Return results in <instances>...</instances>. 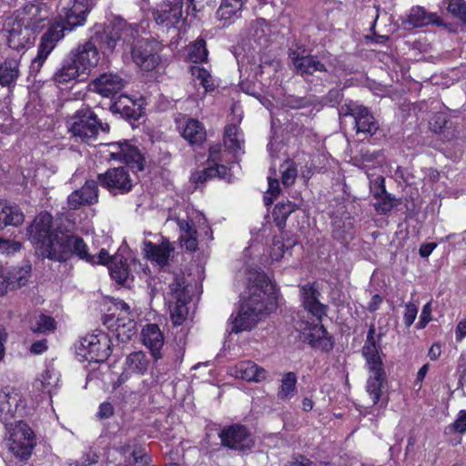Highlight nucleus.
<instances>
[{
	"label": "nucleus",
	"mask_w": 466,
	"mask_h": 466,
	"mask_svg": "<svg viewBox=\"0 0 466 466\" xmlns=\"http://www.w3.org/2000/svg\"><path fill=\"white\" fill-rule=\"evenodd\" d=\"M247 274L248 297L232 322L231 332L235 333L251 329L259 317L272 310L276 304V286L270 279L257 268Z\"/></svg>",
	"instance_id": "1"
},
{
	"label": "nucleus",
	"mask_w": 466,
	"mask_h": 466,
	"mask_svg": "<svg viewBox=\"0 0 466 466\" xmlns=\"http://www.w3.org/2000/svg\"><path fill=\"white\" fill-rule=\"evenodd\" d=\"M92 5L91 0H59L57 17L41 37L36 56L30 65V74L36 75L57 42L64 37V31L83 25Z\"/></svg>",
	"instance_id": "2"
},
{
	"label": "nucleus",
	"mask_w": 466,
	"mask_h": 466,
	"mask_svg": "<svg viewBox=\"0 0 466 466\" xmlns=\"http://www.w3.org/2000/svg\"><path fill=\"white\" fill-rule=\"evenodd\" d=\"M271 28L267 21L258 18L253 21L248 29V45L251 46L253 53L250 56H238V70L241 81V90L247 94L253 95L256 91L255 82L263 75L264 69L270 67L271 63L263 61L261 52L268 46L270 41Z\"/></svg>",
	"instance_id": "3"
},
{
	"label": "nucleus",
	"mask_w": 466,
	"mask_h": 466,
	"mask_svg": "<svg viewBox=\"0 0 466 466\" xmlns=\"http://www.w3.org/2000/svg\"><path fill=\"white\" fill-rule=\"evenodd\" d=\"M374 330H369L367 340L362 348V355L366 360L369 378L366 383V390L373 404H378L381 395V389L386 380V372L382 360L376 345Z\"/></svg>",
	"instance_id": "4"
},
{
	"label": "nucleus",
	"mask_w": 466,
	"mask_h": 466,
	"mask_svg": "<svg viewBox=\"0 0 466 466\" xmlns=\"http://www.w3.org/2000/svg\"><path fill=\"white\" fill-rule=\"evenodd\" d=\"M46 257L58 262H66L75 257L84 261H92L83 238L63 230L47 243Z\"/></svg>",
	"instance_id": "5"
},
{
	"label": "nucleus",
	"mask_w": 466,
	"mask_h": 466,
	"mask_svg": "<svg viewBox=\"0 0 466 466\" xmlns=\"http://www.w3.org/2000/svg\"><path fill=\"white\" fill-rule=\"evenodd\" d=\"M165 279L169 280L165 300L170 312V318L175 326H180L187 317L188 308L187 305L190 300L185 277L182 273H173L168 274V277H165Z\"/></svg>",
	"instance_id": "6"
},
{
	"label": "nucleus",
	"mask_w": 466,
	"mask_h": 466,
	"mask_svg": "<svg viewBox=\"0 0 466 466\" xmlns=\"http://www.w3.org/2000/svg\"><path fill=\"white\" fill-rule=\"evenodd\" d=\"M71 134L89 144L96 138L99 132L107 133L109 126L98 121L96 114L89 107L77 110L67 121Z\"/></svg>",
	"instance_id": "7"
},
{
	"label": "nucleus",
	"mask_w": 466,
	"mask_h": 466,
	"mask_svg": "<svg viewBox=\"0 0 466 466\" xmlns=\"http://www.w3.org/2000/svg\"><path fill=\"white\" fill-rule=\"evenodd\" d=\"M76 351L80 361L103 362L112 353L111 339L108 334L96 330L83 337Z\"/></svg>",
	"instance_id": "8"
},
{
	"label": "nucleus",
	"mask_w": 466,
	"mask_h": 466,
	"mask_svg": "<svg viewBox=\"0 0 466 466\" xmlns=\"http://www.w3.org/2000/svg\"><path fill=\"white\" fill-rule=\"evenodd\" d=\"M156 23L167 32L173 31L175 36L180 35L185 25L183 0H167L157 5L153 12Z\"/></svg>",
	"instance_id": "9"
},
{
	"label": "nucleus",
	"mask_w": 466,
	"mask_h": 466,
	"mask_svg": "<svg viewBox=\"0 0 466 466\" xmlns=\"http://www.w3.org/2000/svg\"><path fill=\"white\" fill-rule=\"evenodd\" d=\"M119 313L117 317L109 314L105 317L104 324L112 331L117 340L126 342L136 334V322L131 316L129 306L123 300L115 304Z\"/></svg>",
	"instance_id": "10"
},
{
	"label": "nucleus",
	"mask_w": 466,
	"mask_h": 466,
	"mask_svg": "<svg viewBox=\"0 0 466 466\" xmlns=\"http://www.w3.org/2000/svg\"><path fill=\"white\" fill-rule=\"evenodd\" d=\"M15 15L35 36L50 24L52 10L46 3H35L26 5Z\"/></svg>",
	"instance_id": "11"
},
{
	"label": "nucleus",
	"mask_w": 466,
	"mask_h": 466,
	"mask_svg": "<svg viewBox=\"0 0 466 466\" xmlns=\"http://www.w3.org/2000/svg\"><path fill=\"white\" fill-rule=\"evenodd\" d=\"M52 222V216L47 212H42L35 217L27 228L29 239L39 248L44 257H46V247L49 240H53L62 231L60 227L51 231Z\"/></svg>",
	"instance_id": "12"
},
{
	"label": "nucleus",
	"mask_w": 466,
	"mask_h": 466,
	"mask_svg": "<svg viewBox=\"0 0 466 466\" xmlns=\"http://www.w3.org/2000/svg\"><path fill=\"white\" fill-rule=\"evenodd\" d=\"M6 445L9 451L22 460H27L35 446L34 433L30 427L22 421H18L11 429Z\"/></svg>",
	"instance_id": "13"
},
{
	"label": "nucleus",
	"mask_w": 466,
	"mask_h": 466,
	"mask_svg": "<svg viewBox=\"0 0 466 466\" xmlns=\"http://www.w3.org/2000/svg\"><path fill=\"white\" fill-rule=\"evenodd\" d=\"M3 34L10 48L20 50L35 40V35L14 14L7 17L3 25Z\"/></svg>",
	"instance_id": "14"
},
{
	"label": "nucleus",
	"mask_w": 466,
	"mask_h": 466,
	"mask_svg": "<svg viewBox=\"0 0 466 466\" xmlns=\"http://www.w3.org/2000/svg\"><path fill=\"white\" fill-rule=\"evenodd\" d=\"M160 46L154 40L141 39L132 49L134 63L143 71H153L160 62Z\"/></svg>",
	"instance_id": "15"
},
{
	"label": "nucleus",
	"mask_w": 466,
	"mask_h": 466,
	"mask_svg": "<svg viewBox=\"0 0 466 466\" xmlns=\"http://www.w3.org/2000/svg\"><path fill=\"white\" fill-rule=\"evenodd\" d=\"M220 147L213 146L209 148L208 166L203 170L195 172L191 176V180L196 183H204L208 179L219 177L228 179V168L221 164Z\"/></svg>",
	"instance_id": "16"
},
{
	"label": "nucleus",
	"mask_w": 466,
	"mask_h": 466,
	"mask_svg": "<svg viewBox=\"0 0 466 466\" xmlns=\"http://www.w3.org/2000/svg\"><path fill=\"white\" fill-rule=\"evenodd\" d=\"M100 185L114 195L126 194L132 188V181L126 167L108 169L105 174L98 175Z\"/></svg>",
	"instance_id": "17"
},
{
	"label": "nucleus",
	"mask_w": 466,
	"mask_h": 466,
	"mask_svg": "<svg viewBox=\"0 0 466 466\" xmlns=\"http://www.w3.org/2000/svg\"><path fill=\"white\" fill-rule=\"evenodd\" d=\"M68 56L72 58L83 76L89 75L99 61L97 47L91 41L78 45L70 51Z\"/></svg>",
	"instance_id": "18"
},
{
	"label": "nucleus",
	"mask_w": 466,
	"mask_h": 466,
	"mask_svg": "<svg viewBox=\"0 0 466 466\" xmlns=\"http://www.w3.org/2000/svg\"><path fill=\"white\" fill-rule=\"evenodd\" d=\"M22 404L20 392L10 387L0 390V420L7 427H12L13 421L16 422L15 417Z\"/></svg>",
	"instance_id": "19"
},
{
	"label": "nucleus",
	"mask_w": 466,
	"mask_h": 466,
	"mask_svg": "<svg viewBox=\"0 0 466 466\" xmlns=\"http://www.w3.org/2000/svg\"><path fill=\"white\" fill-rule=\"evenodd\" d=\"M150 366V360L141 350L128 354L123 363V370L118 378L117 383L122 384L134 375H145Z\"/></svg>",
	"instance_id": "20"
},
{
	"label": "nucleus",
	"mask_w": 466,
	"mask_h": 466,
	"mask_svg": "<svg viewBox=\"0 0 466 466\" xmlns=\"http://www.w3.org/2000/svg\"><path fill=\"white\" fill-rule=\"evenodd\" d=\"M219 438L224 446L233 450L244 451L253 445L252 439L244 426L233 425L225 428L219 433Z\"/></svg>",
	"instance_id": "21"
},
{
	"label": "nucleus",
	"mask_w": 466,
	"mask_h": 466,
	"mask_svg": "<svg viewBox=\"0 0 466 466\" xmlns=\"http://www.w3.org/2000/svg\"><path fill=\"white\" fill-rule=\"evenodd\" d=\"M115 150L110 152V158L122 160L137 171L144 169L145 159L138 149L127 142L108 144Z\"/></svg>",
	"instance_id": "22"
},
{
	"label": "nucleus",
	"mask_w": 466,
	"mask_h": 466,
	"mask_svg": "<svg viewBox=\"0 0 466 466\" xmlns=\"http://www.w3.org/2000/svg\"><path fill=\"white\" fill-rule=\"evenodd\" d=\"M289 58L292 62L295 72L302 77L307 78L316 72H326V66L317 56L299 54L297 50H290Z\"/></svg>",
	"instance_id": "23"
},
{
	"label": "nucleus",
	"mask_w": 466,
	"mask_h": 466,
	"mask_svg": "<svg viewBox=\"0 0 466 466\" xmlns=\"http://www.w3.org/2000/svg\"><path fill=\"white\" fill-rule=\"evenodd\" d=\"M126 85L124 78L116 73H104L91 83L94 92L105 97H111L120 92Z\"/></svg>",
	"instance_id": "24"
},
{
	"label": "nucleus",
	"mask_w": 466,
	"mask_h": 466,
	"mask_svg": "<svg viewBox=\"0 0 466 466\" xmlns=\"http://www.w3.org/2000/svg\"><path fill=\"white\" fill-rule=\"evenodd\" d=\"M302 337L315 350L329 351L333 349V339L322 325L307 324Z\"/></svg>",
	"instance_id": "25"
},
{
	"label": "nucleus",
	"mask_w": 466,
	"mask_h": 466,
	"mask_svg": "<svg viewBox=\"0 0 466 466\" xmlns=\"http://www.w3.org/2000/svg\"><path fill=\"white\" fill-rule=\"evenodd\" d=\"M350 116H353L358 133L374 135L379 129V124L368 108L360 105H350L348 108Z\"/></svg>",
	"instance_id": "26"
},
{
	"label": "nucleus",
	"mask_w": 466,
	"mask_h": 466,
	"mask_svg": "<svg viewBox=\"0 0 466 466\" xmlns=\"http://www.w3.org/2000/svg\"><path fill=\"white\" fill-rule=\"evenodd\" d=\"M98 190L94 180H88L85 185L72 192L67 198V203L71 209H77L84 205H91L97 202Z\"/></svg>",
	"instance_id": "27"
},
{
	"label": "nucleus",
	"mask_w": 466,
	"mask_h": 466,
	"mask_svg": "<svg viewBox=\"0 0 466 466\" xmlns=\"http://www.w3.org/2000/svg\"><path fill=\"white\" fill-rule=\"evenodd\" d=\"M229 374L237 379L247 381L260 382L266 380L268 372L251 360H245L237 363L229 369Z\"/></svg>",
	"instance_id": "28"
},
{
	"label": "nucleus",
	"mask_w": 466,
	"mask_h": 466,
	"mask_svg": "<svg viewBox=\"0 0 466 466\" xmlns=\"http://www.w3.org/2000/svg\"><path fill=\"white\" fill-rule=\"evenodd\" d=\"M142 341L156 360L162 358L160 350L164 345V336L157 325L147 324L143 328Z\"/></svg>",
	"instance_id": "29"
},
{
	"label": "nucleus",
	"mask_w": 466,
	"mask_h": 466,
	"mask_svg": "<svg viewBox=\"0 0 466 466\" xmlns=\"http://www.w3.org/2000/svg\"><path fill=\"white\" fill-rule=\"evenodd\" d=\"M174 250L172 244L164 239L160 244H154L151 241L144 242V252L147 258L159 266H165Z\"/></svg>",
	"instance_id": "30"
},
{
	"label": "nucleus",
	"mask_w": 466,
	"mask_h": 466,
	"mask_svg": "<svg viewBox=\"0 0 466 466\" xmlns=\"http://www.w3.org/2000/svg\"><path fill=\"white\" fill-rule=\"evenodd\" d=\"M317 289L311 283H307L300 289L304 308L319 319L326 314V308L317 298Z\"/></svg>",
	"instance_id": "31"
},
{
	"label": "nucleus",
	"mask_w": 466,
	"mask_h": 466,
	"mask_svg": "<svg viewBox=\"0 0 466 466\" xmlns=\"http://www.w3.org/2000/svg\"><path fill=\"white\" fill-rule=\"evenodd\" d=\"M245 0H221L217 11V18L228 25L240 17Z\"/></svg>",
	"instance_id": "32"
},
{
	"label": "nucleus",
	"mask_w": 466,
	"mask_h": 466,
	"mask_svg": "<svg viewBox=\"0 0 466 466\" xmlns=\"http://www.w3.org/2000/svg\"><path fill=\"white\" fill-rule=\"evenodd\" d=\"M178 128L182 137L190 145H200L206 139V129L197 119L188 118Z\"/></svg>",
	"instance_id": "33"
},
{
	"label": "nucleus",
	"mask_w": 466,
	"mask_h": 466,
	"mask_svg": "<svg viewBox=\"0 0 466 466\" xmlns=\"http://www.w3.org/2000/svg\"><path fill=\"white\" fill-rule=\"evenodd\" d=\"M24 220V212L17 205H12L6 200H0V227H18L23 224Z\"/></svg>",
	"instance_id": "34"
},
{
	"label": "nucleus",
	"mask_w": 466,
	"mask_h": 466,
	"mask_svg": "<svg viewBox=\"0 0 466 466\" xmlns=\"http://www.w3.org/2000/svg\"><path fill=\"white\" fill-rule=\"evenodd\" d=\"M20 59L17 56L6 58L0 65V85L14 87L20 75Z\"/></svg>",
	"instance_id": "35"
},
{
	"label": "nucleus",
	"mask_w": 466,
	"mask_h": 466,
	"mask_svg": "<svg viewBox=\"0 0 466 466\" xmlns=\"http://www.w3.org/2000/svg\"><path fill=\"white\" fill-rule=\"evenodd\" d=\"M177 225L180 231L179 240L181 247L187 250L195 251L198 248L197 230L190 219L177 218Z\"/></svg>",
	"instance_id": "36"
},
{
	"label": "nucleus",
	"mask_w": 466,
	"mask_h": 466,
	"mask_svg": "<svg viewBox=\"0 0 466 466\" xmlns=\"http://www.w3.org/2000/svg\"><path fill=\"white\" fill-rule=\"evenodd\" d=\"M81 76H83V74L76 67L72 58L67 56V57L63 60L61 66L55 72L53 78L57 84H67Z\"/></svg>",
	"instance_id": "37"
},
{
	"label": "nucleus",
	"mask_w": 466,
	"mask_h": 466,
	"mask_svg": "<svg viewBox=\"0 0 466 466\" xmlns=\"http://www.w3.org/2000/svg\"><path fill=\"white\" fill-rule=\"evenodd\" d=\"M379 152H374L372 154H364L363 160L364 162H370L374 157H377ZM362 168L366 170V175L370 180V187L373 190V194L376 198H380L382 195L386 194L385 189V178L381 175L376 176L375 173H370V167L368 163H363Z\"/></svg>",
	"instance_id": "38"
},
{
	"label": "nucleus",
	"mask_w": 466,
	"mask_h": 466,
	"mask_svg": "<svg viewBox=\"0 0 466 466\" xmlns=\"http://www.w3.org/2000/svg\"><path fill=\"white\" fill-rule=\"evenodd\" d=\"M31 273V265L26 263L23 267L13 268L9 270L5 269V279L7 280V289L20 288L25 286Z\"/></svg>",
	"instance_id": "39"
},
{
	"label": "nucleus",
	"mask_w": 466,
	"mask_h": 466,
	"mask_svg": "<svg viewBox=\"0 0 466 466\" xmlns=\"http://www.w3.org/2000/svg\"><path fill=\"white\" fill-rule=\"evenodd\" d=\"M225 146L234 153L241 150L244 144L243 134L237 125H228L224 134Z\"/></svg>",
	"instance_id": "40"
},
{
	"label": "nucleus",
	"mask_w": 466,
	"mask_h": 466,
	"mask_svg": "<svg viewBox=\"0 0 466 466\" xmlns=\"http://www.w3.org/2000/svg\"><path fill=\"white\" fill-rule=\"evenodd\" d=\"M108 270L112 279L118 283L125 282L128 278V268L127 259H124L120 254H116L112 258V263L108 266Z\"/></svg>",
	"instance_id": "41"
},
{
	"label": "nucleus",
	"mask_w": 466,
	"mask_h": 466,
	"mask_svg": "<svg viewBox=\"0 0 466 466\" xmlns=\"http://www.w3.org/2000/svg\"><path fill=\"white\" fill-rule=\"evenodd\" d=\"M297 392V375L294 372H287L281 379L278 398L282 400L291 399Z\"/></svg>",
	"instance_id": "42"
},
{
	"label": "nucleus",
	"mask_w": 466,
	"mask_h": 466,
	"mask_svg": "<svg viewBox=\"0 0 466 466\" xmlns=\"http://www.w3.org/2000/svg\"><path fill=\"white\" fill-rule=\"evenodd\" d=\"M433 15L428 14L420 6H414L408 15L406 24L412 27H421L433 23Z\"/></svg>",
	"instance_id": "43"
},
{
	"label": "nucleus",
	"mask_w": 466,
	"mask_h": 466,
	"mask_svg": "<svg viewBox=\"0 0 466 466\" xmlns=\"http://www.w3.org/2000/svg\"><path fill=\"white\" fill-rule=\"evenodd\" d=\"M296 209V205L288 201V202H279L278 203L273 209V218L276 222V225L279 229H281L288 217Z\"/></svg>",
	"instance_id": "44"
},
{
	"label": "nucleus",
	"mask_w": 466,
	"mask_h": 466,
	"mask_svg": "<svg viewBox=\"0 0 466 466\" xmlns=\"http://www.w3.org/2000/svg\"><path fill=\"white\" fill-rule=\"evenodd\" d=\"M30 328L35 333H46L56 329V320L50 316L39 314L31 320Z\"/></svg>",
	"instance_id": "45"
},
{
	"label": "nucleus",
	"mask_w": 466,
	"mask_h": 466,
	"mask_svg": "<svg viewBox=\"0 0 466 466\" xmlns=\"http://www.w3.org/2000/svg\"><path fill=\"white\" fill-rule=\"evenodd\" d=\"M192 76L199 82L206 92L214 89V81L210 73L202 66H193L190 68Z\"/></svg>",
	"instance_id": "46"
},
{
	"label": "nucleus",
	"mask_w": 466,
	"mask_h": 466,
	"mask_svg": "<svg viewBox=\"0 0 466 466\" xmlns=\"http://www.w3.org/2000/svg\"><path fill=\"white\" fill-rule=\"evenodd\" d=\"M38 381L41 385V390L51 395L58 385L59 374L55 370L48 369L42 373Z\"/></svg>",
	"instance_id": "47"
},
{
	"label": "nucleus",
	"mask_w": 466,
	"mask_h": 466,
	"mask_svg": "<svg viewBox=\"0 0 466 466\" xmlns=\"http://www.w3.org/2000/svg\"><path fill=\"white\" fill-rule=\"evenodd\" d=\"M208 50L206 48V41L202 38L197 39L188 50V58L194 63H200L207 59Z\"/></svg>",
	"instance_id": "48"
},
{
	"label": "nucleus",
	"mask_w": 466,
	"mask_h": 466,
	"mask_svg": "<svg viewBox=\"0 0 466 466\" xmlns=\"http://www.w3.org/2000/svg\"><path fill=\"white\" fill-rule=\"evenodd\" d=\"M443 5L451 15L466 24V2L464 0H443Z\"/></svg>",
	"instance_id": "49"
},
{
	"label": "nucleus",
	"mask_w": 466,
	"mask_h": 466,
	"mask_svg": "<svg viewBox=\"0 0 466 466\" xmlns=\"http://www.w3.org/2000/svg\"><path fill=\"white\" fill-rule=\"evenodd\" d=\"M121 40V35L115 28H107L104 30V35L101 36L102 45L108 50H113L117 42Z\"/></svg>",
	"instance_id": "50"
},
{
	"label": "nucleus",
	"mask_w": 466,
	"mask_h": 466,
	"mask_svg": "<svg viewBox=\"0 0 466 466\" xmlns=\"http://www.w3.org/2000/svg\"><path fill=\"white\" fill-rule=\"evenodd\" d=\"M282 172V184L284 186L292 185L297 177V168L293 162L286 161L284 165L281 166Z\"/></svg>",
	"instance_id": "51"
},
{
	"label": "nucleus",
	"mask_w": 466,
	"mask_h": 466,
	"mask_svg": "<svg viewBox=\"0 0 466 466\" xmlns=\"http://www.w3.org/2000/svg\"><path fill=\"white\" fill-rule=\"evenodd\" d=\"M285 244L281 239L275 238L270 248L269 258L271 261H279L285 252Z\"/></svg>",
	"instance_id": "52"
},
{
	"label": "nucleus",
	"mask_w": 466,
	"mask_h": 466,
	"mask_svg": "<svg viewBox=\"0 0 466 466\" xmlns=\"http://www.w3.org/2000/svg\"><path fill=\"white\" fill-rule=\"evenodd\" d=\"M215 0H187L188 9L197 16L198 13L204 12L207 7H211Z\"/></svg>",
	"instance_id": "53"
},
{
	"label": "nucleus",
	"mask_w": 466,
	"mask_h": 466,
	"mask_svg": "<svg viewBox=\"0 0 466 466\" xmlns=\"http://www.w3.org/2000/svg\"><path fill=\"white\" fill-rule=\"evenodd\" d=\"M90 258H92V261H86L89 264L109 266L112 263L113 256H110L105 248H102L97 256L90 254Z\"/></svg>",
	"instance_id": "54"
},
{
	"label": "nucleus",
	"mask_w": 466,
	"mask_h": 466,
	"mask_svg": "<svg viewBox=\"0 0 466 466\" xmlns=\"http://www.w3.org/2000/svg\"><path fill=\"white\" fill-rule=\"evenodd\" d=\"M418 314V308L413 303H407L405 306V312L403 316L404 324L410 327L416 319Z\"/></svg>",
	"instance_id": "55"
},
{
	"label": "nucleus",
	"mask_w": 466,
	"mask_h": 466,
	"mask_svg": "<svg viewBox=\"0 0 466 466\" xmlns=\"http://www.w3.org/2000/svg\"><path fill=\"white\" fill-rule=\"evenodd\" d=\"M22 244L18 241L0 239V251L6 254H12L21 249Z\"/></svg>",
	"instance_id": "56"
},
{
	"label": "nucleus",
	"mask_w": 466,
	"mask_h": 466,
	"mask_svg": "<svg viewBox=\"0 0 466 466\" xmlns=\"http://www.w3.org/2000/svg\"><path fill=\"white\" fill-rule=\"evenodd\" d=\"M431 320V301L427 302L421 310L420 320L418 322V328L423 329Z\"/></svg>",
	"instance_id": "57"
},
{
	"label": "nucleus",
	"mask_w": 466,
	"mask_h": 466,
	"mask_svg": "<svg viewBox=\"0 0 466 466\" xmlns=\"http://www.w3.org/2000/svg\"><path fill=\"white\" fill-rule=\"evenodd\" d=\"M451 427L456 432H459V433L466 432V410H460L457 419L451 425Z\"/></svg>",
	"instance_id": "58"
},
{
	"label": "nucleus",
	"mask_w": 466,
	"mask_h": 466,
	"mask_svg": "<svg viewBox=\"0 0 466 466\" xmlns=\"http://www.w3.org/2000/svg\"><path fill=\"white\" fill-rule=\"evenodd\" d=\"M97 462V456L95 453L86 454L81 461L69 462V466H95Z\"/></svg>",
	"instance_id": "59"
},
{
	"label": "nucleus",
	"mask_w": 466,
	"mask_h": 466,
	"mask_svg": "<svg viewBox=\"0 0 466 466\" xmlns=\"http://www.w3.org/2000/svg\"><path fill=\"white\" fill-rule=\"evenodd\" d=\"M394 207L392 199L388 197L375 205L376 210L380 214H386L390 212Z\"/></svg>",
	"instance_id": "60"
},
{
	"label": "nucleus",
	"mask_w": 466,
	"mask_h": 466,
	"mask_svg": "<svg viewBox=\"0 0 466 466\" xmlns=\"http://www.w3.org/2000/svg\"><path fill=\"white\" fill-rule=\"evenodd\" d=\"M114 413V408L111 403L109 402H103L100 404L97 416L100 419H106L112 416Z\"/></svg>",
	"instance_id": "61"
},
{
	"label": "nucleus",
	"mask_w": 466,
	"mask_h": 466,
	"mask_svg": "<svg viewBox=\"0 0 466 466\" xmlns=\"http://www.w3.org/2000/svg\"><path fill=\"white\" fill-rule=\"evenodd\" d=\"M47 350V341L46 339H40L34 342L30 347V352L35 355H39L44 353Z\"/></svg>",
	"instance_id": "62"
},
{
	"label": "nucleus",
	"mask_w": 466,
	"mask_h": 466,
	"mask_svg": "<svg viewBox=\"0 0 466 466\" xmlns=\"http://www.w3.org/2000/svg\"><path fill=\"white\" fill-rule=\"evenodd\" d=\"M343 97V94L339 89H332L327 95V100L330 106H334L339 104Z\"/></svg>",
	"instance_id": "63"
},
{
	"label": "nucleus",
	"mask_w": 466,
	"mask_h": 466,
	"mask_svg": "<svg viewBox=\"0 0 466 466\" xmlns=\"http://www.w3.org/2000/svg\"><path fill=\"white\" fill-rule=\"evenodd\" d=\"M466 337V317L460 320L456 326L455 338L457 341H461Z\"/></svg>",
	"instance_id": "64"
}]
</instances>
